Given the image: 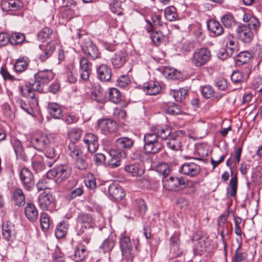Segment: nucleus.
<instances>
[{"instance_id": "72a5a7b5", "label": "nucleus", "mask_w": 262, "mask_h": 262, "mask_svg": "<svg viewBox=\"0 0 262 262\" xmlns=\"http://www.w3.org/2000/svg\"><path fill=\"white\" fill-rule=\"evenodd\" d=\"M91 98L93 100L100 103H104L105 102V95L100 87L94 88L91 93Z\"/></svg>"}, {"instance_id": "338daca9", "label": "nucleus", "mask_w": 262, "mask_h": 262, "mask_svg": "<svg viewBox=\"0 0 262 262\" xmlns=\"http://www.w3.org/2000/svg\"><path fill=\"white\" fill-rule=\"evenodd\" d=\"M69 155L73 159L76 160L77 159L80 154V149L76 147L74 143L70 144L68 146Z\"/></svg>"}, {"instance_id": "dca6fc26", "label": "nucleus", "mask_w": 262, "mask_h": 262, "mask_svg": "<svg viewBox=\"0 0 262 262\" xmlns=\"http://www.w3.org/2000/svg\"><path fill=\"white\" fill-rule=\"evenodd\" d=\"M39 48L41 53L39 54L38 57L41 62L45 61L51 56L55 50V43L54 41H50L45 45H40Z\"/></svg>"}, {"instance_id": "e2e57ef3", "label": "nucleus", "mask_w": 262, "mask_h": 262, "mask_svg": "<svg viewBox=\"0 0 262 262\" xmlns=\"http://www.w3.org/2000/svg\"><path fill=\"white\" fill-rule=\"evenodd\" d=\"M157 171L164 177V179L166 178L170 173L169 166L165 163L160 164L157 167Z\"/></svg>"}, {"instance_id": "79ce46f5", "label": "nucleus", "mask_w": 262, "mask_h": 262, "mask_svg": "<svg viewBox=\"0 0 262 262\" xmlns=\"http://www.w3.org/2000/svg\"><path fill=\"white\" fill-rule=\"evenodd\" d=\"M68 224L62 222L60 223L57 226L55 231V236L57 238H62L67 233Z\"/></svg>"}, {"instance_id": "09e8293b", "label": "nucleus", "mask_w": 262, "mask_h": 262, "mask_svg": "<svg viewBox=\"0 0 262 262\" xmlns=\"http://www.w3.org/2000/svg\"><path fill=\"white\" fill-rule=\"evenodd\" d=\"M252 57V55L249 52H241L237 56L235 61L237 64H245L247 63Z\"/></svg>"}, {"instance_id": "7c9ffc66", "label": "nucleus", "mask_w": 262, "mask_h": 262, "mask_svg": "<svg viewBox=\"0 0 262 262\" xmlns=\"http://www.w3.org/2000/svg\"><path fill=\"white\" fill-rule=\"evenodd\" d=\"M192 241L194 242L196 248L201 251H207L209 249L207 248V243L208 241L207 238L204 236H199L198 234H193L192 237Z\"/></svg>"}, {"instance_id": "a18cd8bd", "label": "nucleus", "mask_w": 262, "mask_h": 262, "mask_svg": "<svg viewBox=\"0 0 262 262\" xmlns=\"http://www.w3.org/2000/svg\"><path fill=\"white\" fill-rule=\"evenodd\" d=\"M108 97L111 102L116 104L119 103L121 100V93L116 88H111L110 89Z\"/></svg>"}, {"instance_id": "5701e85b", "label": "nucleus", "mask_w": 262, "mask_h": 262, "mask_svg": "<svg viewBox=\"0 0 262 262\" xmlns=\"http://www.w3.org/2000/svg\"><path fill=\"white\" fill-rule=\"evenodd\" d=\"M1 6L4 11H16L21 9L24 6L20 0H3Z\"/></svg>"}, {"instance_id": "c85d7f7f", "label": "nucleus", "mask_w": 262, "mask_h": 262, "mask_svg": "<svg viewBox=\"0 0 262 262\" xmlns=\"http://www.w3.org/2000/svg\"><path fill=\"white\" fill-rule=\"evenodd\" d=\"M152 129L160 141L167 139L172 133L171 128L167 126L156 125Z\"/></svg>"}, {"instance_id": "4c0bfd02", "label": "nucleus", "mask_w": 262, "mask_h": 262, "mask_svg": "<svg viewBox=\"0 0 262 262\" xmlns=\"http://www.w3.org/2000/svg\"><path fill=\"white\" fill-rule=\"evenodd\" d=\"M207 27L216 36L221 35L224 31L223 28L219 22L214 20L209 21L207 23Z\"/></svg>"}, {"instance_id": "aec40b11", "label": "nucleus", "mask_w": 262, "mask_h": 262, "mask_svg": "<svg viewBox=\"0 0 262 262\" xmlns=\"http://www.w3.org/2000/svg\"><path fill=\"white\" fill-rule=\"evenodd\" d=\"M83 141L90 153L95 152L99 147L98 137L92 133L85 135Z\"/></svg>"}, {"instance_id": "de8ad7c7", "label": "nucleus", "mask_w": 262, "mask_h": 262, "mask_svg": "<svg viewBox=\"0 0 262 262\" xmlns=\"http://www.w3.org/2000/svg\"><path fill=\"white\" fill-rule=\"evenodd\" d=\"M222 23L225 27L231 28L236 25V21L233 15L230 13L226 14L221 18Z\"/></svg>"}, {"instance_id": "a878e982", "label": "nucleus", "mask_w": 262, "mask_h": 262, "mask_svg": "<svg viewBox=\"0 0 262 262\" xmlns=\"http://www.w3.org/2000/svg\"><path fill=\"white\" fill-rule=\"evenodd\" d=\"M92 64L86 58L83 57L80 60V70L81 78L86 81L89 79L91 73Z\"/></svg>"}, {"instance_id": "bf43d9fd", "label": "nucleus", "mask_w": 262, "mask_h": 262, "mask_svg": "<svg viewBox=\"0 0 262 262\" xmlns=\"http://www.w3.org/2000/svg\"><path fill=\"white\" fill-rule=\"evenodd\" d=\"M84 182L86 186L90 189H94L96 187L95 178L92 173H88L84 178Z\"/></svg>"}, {"instance_id": "0e129e2a", "label": "nucleus", "mask_w": 262, "mask_h": 262, "mask_svg": "<svg viewBox=\"0 0 262 262\" xmlns=\"http://www.w3.org/2000/svg\"><path fill=\"white\" fill-rule=\"evenodd\" d=\"M68 80L70 83H74L77 81L76 70L73 66L68 67L67 71Z\"/></svg>"}, {"instance_id": "f704fd0d", "label": "nucleus", "mask_w": 262, "mask_h": 262, "mask_svg": "<svg viewBox=\"0 0 262 262\" xmlns=\"http://www.w3.org/2000/svg\"><path fill=\"white\" fill-rule=\"evenodd\" d=\"M62 6L64 7L69 8H66L65 10V12L67 13V19H71L74 14L75 11V8H76V5L77 3V0H62Z\"/></svg>"}, {"instance_id": "680f3d73", "label": "nucleus", "mask_w": 262, "mask_h": 262, "mask_svg": "<svg viewBox=\"0 0 262 262\" xmlns=\"http://www.w3.org/2000/svg\"><path fill=\"white\" fill-rule=\"evenodd\" d=\"M75 165L77 168L81 170H85L89 166L85 156H81L75 160Z\"/></svg>"}, {"instance_id": "37998d69", "label": "nucleus", "mask_w": 262, "mask_h": 262, "mask_svg": "<svg viewBox=\"0 0 262 262\" xmlns=\"http://www.w3.org/2000/svg\"><path fill=\"white\" fill-rule=\"evenodd\" d=\"M10 35V45H17L21 43L25 39V34L20 32H12Z\"/></svg>"}, {"instance_id": "58836bf2", "label": "nucleus", "mask_w": 262, "mask_h": 262, "mask_svg": "<svg viewBox=\"0 0 262 262\" xmlns=\"http://www.w3.org/2000/svg\"><path fill=\"white\" fill-rule=\"evenodd\" d=\"M29 59L28 58L23 57L18 59L14 66V70L17 72H22L27 69L29 63Z\"/></svg>"}, {"instance_id": "bb28decb", "label": "nucleus", "mask_w": 262, "mask_h": 262, "mask_svg": "<svg viewBox=\"0 0 262 262\" xmlns=\"http://www.w3.org/2000/svg\"><path fill=\"white\" fill-rule=\"evenodd\" d=\"M116 241L115 236L113 235L108 236L99 246V252L103 253H110L115 245Z\"/></svg>"}, {"instance_id": "a211bd4d", "label": "nucleus", "mask_w": 262, "mask_h": 262, "mask_svg": "<svg viewBox=\"0 0 262 262\" xmlns=\"http://www.w3.org/2000/svg\"><path fill=\"white\" fill-rule=\"evenodd\" d=\"M98 126L104 134L115 132L117 128L116 122L111 119H103L98 120Z\"/></svg>"}, {"instance_id": "a19ab883", "label": "nucleus", "mask_w": 262, "mask_h": 262, "mask_svg": "<svg viewBox=\"0 0 262 262\" xmlns=\"http://www.w3.org/2000/svg\"><path fill=\"white\" fill-rule=\"evenodd\" d=\"M237 42L236 39L234 38L226 45V53H222L221 56H224V55H229L232 56L234 53H236L238 51Z\"/></svg>"}, {"instance_id": "f8f14e48", "label": "nucleus", "mask_w": 262, "mask_h": 262, "mask_svg": "<svg viewBox=\"0 0 262 262\" xmlns=\"http://www.w3.org/2000/svg\"><path fill=\"white\" fill-rule=\"evenodd\" d=\"M20 180L24 187L27 190H31L34 185V177L32 172L26 167L21 169L19 172Z\"/></svg>"}, {"instance_id": "4d7b16f0", "label": "nucleus", "mask_w": 262, "mask_h": 262, "mask_svg": "<svg viewBox=\"0 0 262 262\" xmlns=\"http://www.w3.org/2000/svg\"><path fill=\"white\" fill-rule=\"evenodd\" d=\"M50 220L48 215L45 212L41 213L40 216V223L42 230L43 231L47 230L50 227Z\"/></svg>"}, {"instance_id": "9d476101", "label": "nucleus", "mask_w": 262, "mask_h": 262, "mask_svg": "<svg viewBox=\"0 0 262 262\" xmlns=\"http://www.w3.org/2000/svg\"><path fill=\"white\" fill-rule=\"evenodd\" d=\"M185 134V132L184 130H177L172 133L168 137V141L166 142L167 147L175 151L180 150Z\"/></svg>"}, {"instance_id": "e433bc0d", "label": "nucleus", "mask_w": 262, "mask_h": 262, "mask_svg": "<svg viewBox=\"0 0 262 262\" xmlns=\"http://www.w3.org/2000/svg\"><path fill=\"white\" fill-rule=\"evenodd\" d=\"M124 169L134 177L140 176L143 173L142 169L137 163L127 164L125 166Z\"/></svg>"}, {"instance_id": "412c9836", "label": "nucleus", "mask_w": 262, "mask_h": 262, "mask_svg": "<svg viewBox=\"0 0 262 262\" xmlns=\"http://www.w3.org/2000/svg\"><path fill=\"white\" fill-rule=\"evenodd\" d=\"M108 191L110 195L116 201L122 200L125 195L124 189L117 183L111 184L108 188Z\"/></svg>"}, {"instance_id": "4be33fe9", "label": "nucleus", "mask_w": 262, "mask_h": 262, "mask_svg": "<svg viewBox=\"0 0 262 262\" xmlns=\"http://www.w3.org/2000/svg\"><path fill=\"white\" fill-rule=\"evenodd\" d=\"M108 154L111 157V159L108 161V166L111 168H115L119 167L121 164V161L123 158L126 156L123 155L121 151L117 152L116 149H110Z\"/></svg>"}, {"instance_id": "b1692460", "label": "nucleus", "mask_w": 262, "mask_h": 262, "mask_svg": "<svg viewBox=\"0 0 262 262\" xmlns=\"http://www.w3.org/2000/svg\"><path fill=\"white\" fill-rule=\"evenodd\" d=\"M127 53L124 51H120L115 53L111 58V62L115 69L122 67L127 61Z\"/></svg>"}, {"instance_id": "1a4fd4ad", "label": "nucleus", "mask_w": 262, "mask_h": 262, "mask_svg": "<svg viewBox=\"0 0 262 262\" xmlns=\"http://www.w3.org/2000/svg\"><path fill=\"white\" fill-rule=\"evenodd\" d=\"M134 140L128 137H121L117 138L114 142L115 148L116 151L123 152V155L126 156V151L130 150L134 146Z\"/></svg>"}, {"instance_id": "052dcab7", "label": "nucleus", "mask_w": 262, "mask_h": 262, "mask_svg": "<svg viewBox=\"0 0 262 262\" xmlns=\"http://www.w3.org/2000/svg\"><path fill=\"white\" fill-rule=\"evenodd\" d=\"M165 112L166 113L171 115H177L181 113V110L180 107L178 105L175 103H172L168 105L165 108Z\"/></svg>"}, {"instance_id": "473e14b6", "label": "nucleus", "mask_w": 262, "mask_h": 262, "mask_svg": "<svg viewBox=\"0 0 262 262\" xmlns=\"http://www.w3.org/2000/svg\"><path fill=\"white\" fill-rule=\"evenodd\" d=\"M143 89L147 95H155L160 93L161 88L158 82L150 81L144 84Z\"/></svg>"}, {"instance_id": "8fccbe9b", "label": "nucleus", "mask_w": 262, "mask_h": 262, "mask_svg": "<svg viewBox=\"0 0 262 262\" xmlns=\"http://www.w3.org/2000/svg\"><path fill=\"white\" fill-rule=\"evenodd\" d=\"M164 15L166 19L170 21L175 20L177 17L176 8L173 6L168 7L164 10Z\"/></svg>"}, {"instance_id": "6ab92c4d", "label": "nucleus", "mask_w": 262, "mask_h": 262, "mask_svg": "<svg viewBox=\"0 0 262 262\" xmlns=\"http://www.w3.org/2000/svg\"><path fill=\"white\" fill-rule=\"evenodd\" d=\"M236 32L239 38L245 43L250 42L253 38L254 33L253 31L246 25L239 26L237 28Z\"/></svg>"}, {"instance_id": "ddd939ff", "label": "nucleus", "mask_w": 262, "mask_h": 262, "mask_svg": "<svg viewBox=\"0 0 262 262\" xmlns=\"http://www.w3.org/2000/svg\"><path fill=\"white\" fill-rule=\"evenodd\" d=\"M19 91L24 97L29 99L32 102L33 107H36L38 105V100L35 96L34 91L36 89L33 88V83L29 82V84H26L19 88Z\"/></svg>"}, {"instance_id": "f257e3e1", "label": "nucleus", "mask_w": 262, "mask_h": 262, "mask_svg": "<svg viewBox=\"0 0 262 262\" xmlns=\"http://www.w3.org/2000/svg\"><path fill=\"white\" fill-rule=\"evenodd\" d=\"M53 140L52 135H41L31 139L33 147L37 150L45 152L46 159H43V163L48 167H51L58 158Z\"/></svg>"}, {"instance_id": "6e6552de", "label": "nucleus", "mask_w": 262, "mask_h": 262, "mask_svg": "<svg viewBox=\"0 0 262 262\" xmlns=\"http://www.w3.org/2000/svg\"><path fill=\"white\" fill-rule=\"evenodd\" d=\"M94 219L92 215L80 213L77 217V232L78 235H81L86 229L92 227Z\"/></svg>"}, {"instance_id": "2f4dec72", "label": "nucleus", "mask_w": 262, "mask_h": 262, "mask_svg": "<svg viewBox=\"0 0 262 262\" xmlns=\"http://www.w3.org/2000/svg\"><path fill=\"white\" fill-rule=\"evenodd\" d=\"M25 213L27 218L31 222H35L38 217V211L32 203L27 204L25 208Z\"/></svg>"}, {"instance_id": "c756f323", "label": "nucleus", "mask_w": 262, "mask_h": 262, "mask_svg": "<svg viewBox=\"0 0 262 262\" xmlns=\"http://www.w3.org/2000/svg\"><path fill=\"white\" fill-rule=\"evenodd\" d=\"M47 110L50 115L54 118L60 119L62 117V110L58 104L55 102L49 103Z\"/></svg>"}, {"instance_id": "603ef678", "label": "nucleus", "mask_w": 262, "mask_h": 262, "mask_svg": "<svg viewBox=\"0 0 262 262\" xmlns=\"http://www.w3.org/2000/svg\"><path fill=\"white\" fill-rule=\"evenodd\" d=\"M150 38L154 44L158 46L164 40V35L161 31H155L151 33Z\"/></svg>"}, {"instance_id": "423d86ee", "label": "nucleus", "mask_w": 262, "mask_h": 262, "mask_svg": "<svg viewBox=\"0 0 262 262\" xmlns=\"http://www.w3.org/2000/svg\"><path fill=\"white\" fill-rule=\"evenodd\" d=\"M71 174V169L67 165H60L50 170L47 172V177L49 179L56 178V182L61 183L68 179Z\"/></svg>"}, {"instance_id": "2eb2a0df", "label": "nucleus", "mask_w": 262, "mask_h": 262, "mask_svg": "<svg viewBox=\"0 0 262 262\" xmlns=\"http://www.w3.org/2000/svg\"><path fill=\"white\" fill-rule=\"evenodd\" d=\"M11 143L15 153L16 159L27 162L28 161V157L25 152V149L21 141L16 138L13 137L11 139Z\"/></svg>"}, {"instance_id": "9b49d317", "label": "nucleus", "mask_w": 262, "mask_h": 262, "mask_svg": "<svg viewBox=\"0 0 262 262\" xmlns=\"http://www.w3.org/2000/svg\"><path fill=\"white\" fill-rule=\"evenodd\" d=\"M38 203L42 210L52 211L55 208V198L50 193H41L38 197Z\"/></svg>"}, {"instance_id": "0eeeda50", "label": "nucleus", "mask_w": 262, "mask_h": 262, "mask_svg": "<svg viewBox=\"0 0 262 262\" xmlns=\"http://www.w3.org/2000/svg\"><path fill=\"white\" fill-rule=\"evenodd\" d=\"M163 185L167 190L177 191L186 187V180L182 177L171 176L163 180Z\"/></svg>"}, {"instance_id": "f03ea898", "label": "nucleus", "mask_w": 262, "mask_h": 262, "mask_svg": "<svg viewBox=\"0 0 262 262\" xmlns=\"http://www.w3.org/2000/svg\"><path fill=\"white\" fill-rule=\"evenodd\" d=\"M143 141L144 150L146 153L156 154L163 148L161 141L159 140L152 128L149 133L145 134Z\"/></svg>"}, {"instance_id": "20e7f679", "label": "nucleus", "mask_w": 262, "mask_h": 262, "mask_svg": "<svg viewBox=\"0 0 262 262\" xmlns=\"http://www.w3.org/2000/svg\"><path fill=\"white\" fill-rule=\"evenodd\" d=\"M119 245L123 259L127 262H133L135 254L133 250L130 239L125 231L120 235Z\"/></svg>"}, {"instance_id": "c9c22d12", "label": "nucleus", "mask_w": 262, "mask_h": 262, "mask_svg": "<svg viewBox=\"0 0 262 262\" xmlns=\"http://www.w3.org/2000/svg\"><path fill=\"white\" fill-rule=\"evenodd\" d=\"M13 200L16 205L23 206L26 203L25 194L20 188H17L13 192Z\"/></svg>"}, {"instance_id": "3c124183", "label": "nucleus", "mask_w": 262, "mask_h": 262, "mask_svg": "<svg viewBox=\"0 0 262 262\" xmlns=\"http://www.w3.org/2000/svg\"><path fill=\"white\" fill-rule=\"evenodd\" d=\"M241 248V245L239 244L235 251V254L232 260V262H240L246 260L248 254L245 252H240L239 249Z\"/></svg>"}, {"instance_id": "393cba45", "label": "nucleus", "mask_w": 262, "mask_h": 262, "mask_svg": "<svg viewBox=\"0 0 262 262\" xmlns=\"http://www.w3.org/2000/svg\"><path fill=\"white\" fill-rule=\"evenodd\" d=\"M98 78L101 81H108L112 77L111 69L105 64L98 66L96 69Z\"/></svg>"}, {"instance_id": "39448f33", "label": "nucleus", "mask_w": 262, "mask_h": 262, "mask_svg": "<svg viewBox=\"0 0 262 262\" xmlns=\"http://www.w3.org/2000/svg\"><path fill=\"white\" fill-rule=\"evenodd\" d=\"M54 77V73L51 70H45L39 71L34 75L35 80L33 82V88L38 92H43L44 85L52 80Z\"/></svg>"}, {"instance_id": "7ed1b4c3", "label": "nucleus", "mask_w": 262, "mask_h": 262, "mask_svg": "<svg viewBox=\"0 0 262 262\" xmlns=\"http://www.w3.org/2000/svg\"><path fill=\"white\" fill-rule=\"evenodd\" d=\"M210 51L207 48L202 47L195 50L190 58V61L193 66L200 68L206 65L211 59Z\"/></svg>"}, {"instance_id": "774afa93", "label": "nucleus", "mask_w": 262, "mask_h": 262, "mask_svg": "<svg viewBox=\"0 0 262 262\" xmlns=\"http://www.w3.org/2000/svg\"><path fill=\"white\" fill-rule=\"evenodd\" d=\"M135 206L141 214H144L146 211V205L145 201L142 199L136 200Z\"/></svg>"}, {"instance_id": "4468645a", "label": "nucleus", "mask_w": 262, "mask_h": 262, "mask_svg": "<svg viewBox=\"0 0 262 262\" xmlns=\"http://www.w3.org/2000/svg\"><path fill=\"white\" fill-rule=\"evenodd\" d=\"M200 170L199 165L193 162H187L181 166L179 171L184 175L194 177L200 173Z\"/></svg>"}, {"instance_id": "864d4df0", "label": "nucleus", "mask_w": 262, "mask_h": 262, "mask_svg": "<svg viewBox=\"0 0 262 262\" xmlns=\"http://www.w3.org/2000/svg\"><path fill=\"white\" fill-rule=\"evenodd\" d=\"M16 103L23 110L29 114H31L33 108L36 107L32 106V102L30 101H29V104H28L23 100L18 99L16 100Z\"/></svg>"}, {"instance_id": "49530a36", "label": "nucleus", "mask_w": 262, "mask_h": 262, "mask_svg": "<svg viewBox=\"0 0 262 262\" xmlns=\"http://www.w3.org/2000/svg\"><path fill=\"white\" fill-rule=\"evenodd\" d=\"M86 256V250L83 246H79L75 251V253L72 257L75 262H80L82 261Z\"/></svg>"}, {"instance_id": "13d9d810", "label": "nucleus", "mask_w": 262, "mask_h": 262, "mask_svg": "<svg viewBox=\"0 0 262 262\" xmlns=\"http://www.w3.org/2000/svg\"><path fill=\"white\" fill-rule=\"evenodd\" d=\"M237 180L236 176L232 177L229 183L230 189L228 191V195L230 197L234 196L236 194Z\"/></svg>"}, {"instance_id": "cd10ccee", "label": "nucleus", "mask_w": 262, "mask_h": 262, "mask_svg": "<svg viewBox=\"0 0 262 262\" xmlns=\"http://www.w3.org/2000/svg\"><path fill=\"white\" fill-rule=\"evenodd\" d=\"M83 50L87 57L91 59H95L99 58L100 53L96 45L92 42H88L86 45L83 47Z\"/></svg>"}, {"instance_id": "ea45409f", "label": "nucleus", "mask_w": 262, "mask_h": 262, "mask_svg": "<svg viewBox=\"0 0 262 262\" xmlns=\"http://www.w3.org/2000/svg\"><path fill=\"white\" fill-rule=\"evenodd\" d=\"M188 93L186 89L181 88L179 90H171L170 94L177 102H181L184 100Z\"/></svg>"}, {"instance_id": "f3484780", "label": "nucleus", "mask_w": 262, "mask_h": 262, "mask_svg": "<svg viewBox=\"0 0 262 262\" xmlns=\"http://www.w3.org/2000/svg\"><path fill=\"white\" fill-rule=\"evenodd\" d=\"M16 230L14 225L10 222L2 224L3 237L8 242H12L15 238Z\"/></svg>"}, {"instance_id": "5fc2aeb1", "label": "nucleus", "mask_w": 262, "mask_h": 262, "mask_svg": "<svg viewBox=\"0 0 262 262\" xmlns=\"http://www.w3.org/2000/svg\"><path fill=\"white\" fill-rule=\"evenodd\" d=\"M53 31L49 27H44L38 34V39L44 41L48 38L51 37L52 35Z\"/></svg>"}, {"instance_id": "69168bd1", "label": "nucleus", "mask_w": 262, "mask_h": 262, "mask_svg": "<svg viewBox=\"0 0 262 262\" xmlns=\"http://www.w3.org/2000/svg\"><path fill=\"white\" fill-rule=\"evenodd\" d=\"M130 83V80L127 76H120L116 81V85L120 88H125Z\"/></svg>"}, {"instance_id": "c03bdc74", "label": "nucleus", "mask_w": 262, "mask_h": 262, "mask_svg": "<svg viewBox=\"0 0 262 262\" xmlns=\"http://www.w3.org/2000/svg\"><path fill=\"white\" fill-rule=\"evenodd\" d=\"M163 74L165 77L171 80L178 79L181 76V73L179 71L175 69L169 67L165 68Z\"/></svg>"}, {"instance_id": "6e6d98bb", "label": "nucleus", "mask_w": 262, "mask_h": 262, "mask_svg": "<svg viewBox=\"0 0 262 262\" xmlns=\"http://www.w3.org/2000/svg\"><path fill=\"white\" fill-rule=\"evenodd\" d=\"M82 130L79 128H73L69 132L68 136L72 142H76L81 138Z\"/></svg>"}]
</instances>
